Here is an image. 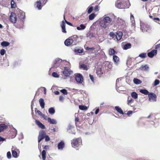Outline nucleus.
Returning <instances> with one entry per match:
<instances>
[{
	"label": "nucleus",
	"instance_id": "bb28decb",
	"mask_svg": "<svg viewBox=\"0 0 160 160\" xmlns=\"http://www.w3.org/2000/svg\"><path fill=\"white\" fill-rule=\"evenodd\" d=\"M131 47V44L130 43L125 44L123 46V48L124 50H127L130 48Z\"/></svg>",
	"mask_w": 160,
	"mask_h": 160
},
{
	"label": "nucleus",
	"instance_id": "37998d69",
	"mask_svg": "<svg viewBox=\"0 0 160 160\" xmlns=\"http://www.w3.org/2000/svg\"><path fill=\"white\" fill-rule=\"evenodd\" d=\"M139 56L142 58H145L146 56V53H142L140 54Z\"/></svg>",
	"mask_w": 160,
	"mask_h": 160
},
{
	"label": "nucleus",
	"instance_id": "c03bdc74",
	"mask_svg": "<svg viewBox=\"0 0 160 160\" xmlns=\"http://www.w3.org/2000/svg\"><path fill=\"white\" fill-rule=\"evenodd\" d=\"M127 102H128V105H130V103L131 102H133L134 100L132 98H130V99H129V98H128Z\"/></svg>",
	"mask_w": 160,
	"mask_h": 160
},
{
	"label": "nucleus",
	"instance_id": "412c9836",
	"mask_svg": "<svg viewBox=\"0 0 160 160\" xmlns=\"http://www.w3.org/2000/svg\"><path fill=\"white\" fill-rule=\"evenodd\" d=\"M47 121L49 123L51 124H57V121L55 119H51L49 117L47 118Z\"/></svg>",
	"mask_w": 160,
	"mask_h": 160
},
{
	"label": "nucleus",
	"instance_id": "7c9ffc66",
	"mask_svg": "<svg viewBox=\"0 0 160 160\" xmlns=\"http://www.w3.org/2000/svg\"><path fill=\"white\" fill-rule=\"evenodd\" d=\"M148 66L146 64L145 65H142L140 68V69L142 70L146 71L148 69Z\"/></svg>",
	"mask_w": 160,
	"mask_h": 160
},
{
	"label": "nucleus",
	"instance_id": "13d9d810",
	"mask_svg": "<svg viewBox=\"0 0 160 160\" xmlns=\"http://www.w3.org/2000/svg\"><path fill=\"white\" fill-rule=\"evenodd\" d=\"M44 138H45V140L46 142L48 141L50 139L48 135H46V134L45 135V136Z\"/></svg>",
	"mask_w": 160,
	"mask_h": 160
},
{
	"label": "nucleus",
	"instance_id": "603ef678",
	"mask_svg": "<svg viewBox=\"0 0 160 160\" xmlns=\"http://www.w3.org/2000/svg\"><path fill=\"white\" fill-rule=\"evenodd\" d=\"M52 76L55 78H58L59 77V75L56 72H54L52 73Z\"/></svg>",
	"mask_w": 160,
	"mask_h": 160
},
{
	"label": "nucleus",
	"instance_id": "dca6fc26",
	"mask_svg": "<svg viewBox=\"0 0 160 160\" xmlns=\"http://www.w3.org/2000/svg\"><path fill=\"white\" fill-rule=\"evenodd\" d=\"M73 41L70 37L67 39L64 42V44L65 45L68 46L71 45H74Z\"/></svg>",
	"mask_w": 160,
	"mask_h": 160
},
{
	"label": "nucleus",
	"instance_id": "f257e3e1",
	"mask_svg": "<svg viewBox=\"0 0 160 160\" xmlns=\"http://www.w3.org/2000/svg\"><path fill=\"white\" fill-rule=\"evenodd\" d=\"M112 24V18L108 16L104 17L101 20L100 22V26L104 29L109 27Z\"/></svg>",
	"mask_w": 160,
	"mask_h": 160
},
{
	"label": "nucleus",
	"instance_id": "a878e982",
	"mask_svg": "<svg viewBox=\"0 0 160 160\" xmlns=\"http://www.w3.org/2000/svg\"><path fill=\"white\" fill-rule=\"evenodd\" d=\"M8 126L4 124H0V132H2L4 130L7 128Z\"/></svg>",
	"mask_w": 160,
	"mask_h": 160
},
{
	"label": "nucleus",
	"instance_id": "a18cd8bd",
	"mask_svg": "<svg viewBox=\"0 0 160 160\" xmlns=\"http://www.w3.org/2000/svg\"><path fill=\"white\" fill-rule=\"evenodd\" d=\"M60 92L65 95H67L68 94L67 91L65 89H62L60 90Z\"/></svg>",
	"mask_w": 160,
	"mask_h": 160
},
{
	"label": "nucleus",
	"instance_id": "f8f14e48",
	"mask_svg": "<svg viewBox=\"0 0 160 160\" xmlns=\"http://www.w3.org/2000/svg\"><path fill=\"white\" fill-rule=\"evenodd\" d=\"M18 12V18L20 19L23 21L25 18V12L20 9H19Z\"/></svg>",
	"mask_w": 160,
	"mask_h": 160
},
{
	"label": "nucleus",
	"instance_id": "e2e57ef3",
	"mask_svg": "<svg viewBox=\"0 0 160 160\" xmlns=\"http://www.w3.org/2000/svg\"><path fill=\"white\" fill-rule=\"evenodd\" d=\"M6 138H2L0 136V142H3L5 141Z\"/></svg>",
	"mask_w": 160,
	"mask_h": 160
},
{
	"label": "nucleus",
	"instance_id": "cd10ccee",
	"mask_svg": "<svg viewBox=\"0 0 160 160\" xmlns=\"http://www.w3.org/2000/svg\"><path fill=\"white\" fill-rule=\"evenodd\" d=\"M39 102L41 108H44L45 106V103L44 100L42 98H41L39 100Z\"/></svg>",
	"mask_w": 160,
	"mask_h": 160
},
{
	"label": "nucleus",
	"instance_id": "5fc2aeb1",
	"mask_svg": "<svg viewBox=\"0 0 160 160\" xmlns=\"http://www.w3.org/2000/svg\"><path fill=\"white\" fill-rule=\"evenodd\" d=\"M109 35L110 37L113 38L115 36L116 34L115 35L113 32H110Z\"/></svg>",
	"mask_w": 160,
	"mask_h": 160
},
{
	"label": "nucleus",
	"instance_id": "6e6552de",
	"mask_svg": "<svg viewBox=\"0 0 160 160\" xmlns=\"http://www.w3.org/2000/svg\"><path fill=\"white\" fill-rule=\"evenodd\" d=\"M148 97L149 101L151 102H154L157 101V96L155 93H150Z\"/></svg>",
	"mask_w": 160,
	"mask_h": 160
},
{
	"label": "nucleus",
	"instance_id": "20e7f679",
	"mask_svg": "<svg viewBox=\"0 0 160 160\" xmlns=\"http://www.w3.org/2000/svg\"><path fill=\"white\" fill-rule=\"evenodd\" d=\"M106 69V67H104L101 68L99 67H98L97 68V75L101 77L102 75L104 74Z\"/></svg>",
	"mask_w": 160,
	"mask_h": 160
},
{
	"label": "nucleus",
	"instance_id": "8fccbe9b",
	"mask_svg": "<svg viewBox=\"0 0 160 160\" xmlns=\"http://www.w3.org/2000/svg\"><path fill=\"white\" fill-rule=\"evenodd\" d=\"M93 10V7L91 6L90 7L88 10V14L90 13Z\"/></svg>",
	"mask_w": 160,
	"mask_h": 160
},
{
	"label": "nucleus",
	"instance_id": "ea45409f",
	"mask_svg": "<svg viewBox=\"0 0 160 160\" xmlns=\"http://www.w3.org/2000/svg\"><path fill=\"white\" fill-rule=\"evenodd\" d=\"M79 109L81 110H87L88 108L85 106L81 105L79 106Z\"/></svg>",
	"mask_w": 160,
	"mask_h": 160
},
{
	"label": "nucleus",
	"instance_id": "9d476101",
	"mask_svg": "<svg viewBox=\"0 0 160 160\" xmlns=\"http://www.w3.org/2000/svg\"><path fill=\"white\" fill-rule=\"evenodd\" d=\"M46 132L43 130H41L39 133V135L38 137V142L39 143L45 136Z\"/></svg>",
	"mask_w": 160,
	"mask_h": 160
},
{
	"label": "nucleus",
	"instance_id": "5701e85b",
	"mask_svg": "<svg viewBox=\"0 0 160 160\" xmlns=\"http://www.w3.org/2000/svg\"><path fill=\"white\" fill-rule=\"evenodd\" d=\"M70 38L73 41V42H74V45H76L77 43V39L78 38V37L77 35H74L73 36L70 37Z\"/></svg>",
	"mask_w": 160,
	"mask_h": 160
},
{
	"label": "nucleus",
	"instance_id": "864d4df0",
	"mask_svg": "<svg viewBox=\"0 0 160 160\" xmlns=\"http://www.w3.org/2000/svg\"><path fill=\"white\" fill-rule=\"evenodd\" d=\"M160 81L156 79L154 81V84L153 86H156L159 84Z\"/></svg>",
	"mask_w": 160,
	"mask_h": 160
},
{
	"label": "nucleus",
	"instance_id": "423d86ee",
	"mask_svg": "<svg viewBox=\"0 0 160 160\" xmlns=\"http://www.w3.org/2000/svg\"><path fill=\"white\" fill-rule=\"evenodd\" d=\"M62 72L65 76L68 77L72 74V71L68 67H64V70Z\"/></svg>",
	"mask_w": 160,
	"mask_h": 160
},
{
	"label": "nucleus",
	"instance_id": "f704fd0d",
	"mask_svg": "<svg viewBox=\"0 0 160 160\" xmlns=\"http://www.w3.org/2000/svg\"><path fill=\"white\" fill-rule=\"evenodd\" d=\"M2 46L4 47H7L10 45V43L7 41H3L1 44Z\"/></svg>",
	"mask_w": 160,
	"mask_h": 160
},
{
	"label": "nucleus",
	"instance_id": "bf43d9fd",
	"mask_svg": "<svg viewBox=\"0 0 160 160\" xmlns=\"http://www.w3.org/2000/svg\"><path fill=\"white\" fill-rule=\"evenodd\" d=\"M64 100V97H63L62 96H60L59 97V100L60 102H63Z\"/></svg>",
	"mask_w": 160,
	"mask_h": 160
},
{
	"label": "nucleus",
	"instance_id": "3c124183",
	"mask_svg": "<svg viewBox=\"0 0 160 160\" xmlns=\"http://www.w3.org/2000/svg\"><path fill=\"white\" fill-rule=\"evenodd\" d=\"M6 52V50L4 49H2L0 50V53L2 55H4Z\"/></svg>",
	"mask_w": 160,
	"mask_h": 160
},
{
	"label": "nucleus",
	"instance_id": "393cba45",
	"mask_svg": "<svg viewBox=\"0 0 160 160\" xmlns=\"http://www.w3.org/2000/svg\"><path fill=\"white\" fill-rule=\"evenodd\" d=\"M86 49L88 51V52L89 53H94L95 48L94 47L89 48V47H87L86 48Z\"/></svg>",
	"mask_w": 160,
	"mask_h": 160
},
{
	"label": "nucleus",
	"instance_id": "58836bf2",
	"mask_svg": "<svg viewBox=\"0 0 160 160\" xmlns=\"http://www.w3.org/2000/svg\"><path fill=\"white\" fill-rule=\"evenodd\" d=\"M46 152L45 150H43L42 152V155L43 160H45L46 159Z\"/></svg>",
	"mask_w": 160,
	"mask_h": 160
},
{
	"label": "nucleus",
	"instance_id": "e433bc0d",
	"mask_svg": "<svg viewBox=\"0 0 160 160\" xmlns=\"http://www.w3.org/2000/svg\"><path fill=\"white\" fill-rule=\"evenodd\" d=\"M131 96L132 98L135 99L137 98L138 97V94L135 92H133L131 93Z\"/></svg>",
	"mask_w": 160,
	"mask_h": 160
},
{
	"label": "nucleus",
	"instance_id": "de8ad7c7",
	"mask_svg": "<svg viewBox=\"0 0 160 160\" xmlns=\"http://www.w3.org/2000/svg\"><path fill=\"white\" fill-rule=\"evenodd\" d=\"M87 37L89 38H91L94 37V36L92 33L90 32L87 34Z\"/></svg>",
	"mask_w": 160,
	"mask_h": 160
},
{
	"label": "nucleus",
	"instance_id": "79ce46f5",
	"mask_svg": "<svg viewBox=\"0 0 160 160\" xmlns=\"http://www.w3.org/2000/svg\"><path fill=\"white\" fill-rule=\"evenodd\" d=\"M95 17V14L94 13H92L89 16V19L90 20H92Z\"/></svg>",
	"mask_w": 160,
	"mask_h": 160
},
{
	"label": "nucleus",
	"instance_id": "49530a36",
	"mask_svg": "<svg viewBox=\"0 0 160 160\" xmlns=\"http://www.w3.org/2000/svg\"><path fill=\"white\" fill-rule=\"evenodd\" d=\"M74 51L76 53H81L83 52V50L82 49H75L74 50Z\"/></svg>",
	"mask_w": 160,
	"mask_h": 160
},
{
	"label": "nucleus",
	"instance_id": "f3484780",
	"mask_svg": "<svg viewBox=\"0 0 160 160\" xmlns=\"http://www.w3.org/2000/svg\"><path fill=\"white\" fill-rule=\"evenodd\" d=\"M35 7L38 10H41L42 7L41 2L40 1H38L36 2L35 4Z\"/></svg>",
	"mask_w": 160,
	"mask_h": 160
},
{
	"label": "nucleus",
	"instance_id": "4c0bfd02",
	"mask_svg": "<svg viewBox=\"0 0 160 160\" xmlns=\"http://www.w3.org/2000/svg\"><path fill=\"white\" fill-rule=\"evenodd\" d=\"M80 68H82L83 70H87L88 68L87 66L85 64H82L80 66Z\"/></svg>",
	"mask_w": 160,
	"mask_h": 160
},
{
	"label": "nucleus",
	"instance_id": "052dcab7",
	"mask_svg": "<svg viewBox=\"0 0 160 160\" xmlns=\"http://www.w3.org/2000/svg\"><path fill=\"white\" fill-rule=\"evenodd\" d=\"M89 77L92 81L93 82H94V79L93 76L91 74H90Z\"/></svg>",
	"mask_w": 160,
	"mask_h": 160
},
{
	"label": "nucleus",
	"instance_id": "aec40b11",
	"mask_svg": "<svg viewBox=\"0 0 160 160\" xmlns=\"http://www.w3.org/2000/svg\"><path fill=\"white\" fill-rule=\"evenodd\" d=\"M64 147V143L63 141H62L58 143V150H63Z\"/></svg>",
	"mask_w": 160,
	"mask_h": 160
},
{
	"label": "nucleus",
	"instance_id": "b1692460",
	"mask_svg": "<svg viewBox=\"0 0 160 160\" xmlns=\"http://www.w3.org/2000/svg\"><path fill=\"white\" fill-rule=\"evenodd\" d=\"M115 109L117 111V112L120 114L123 115L124 112L123 110L119 107L118 106H115Z\"/></svg>",
	"mask_w": 160,
	"mask_h": 160
},
{
	"label": "nucleus",
	"instance_id": "338daca9",
	"mask_svg": "<svg viewBox=\"0 0 160 160\" xmlns=\"http://www.w3.org/2000/svg\"><path fill=\"white\" fill-rule=\"evenodd\" d=\"M42 116L43 118H44L45 119H47V116L45 115V114H42Z\"/></svg>",
	"mask_w": 160,
	"mask_h": 160
},
{
	"label": "nucleus",
	"instance_id": "2eb2a0df",
	"mask_svg": "<svg viewBox=\"0 0 160 160\" xmlns=\"http://www.w3.org/2000/svg\"><path fill=\"white\" fill-rule=\"evenodd\" d=\"M112 18H113L115 20L119 21L122 25H123V26L125 25V21L123 20L119 17L117 18L115 16L114 14L112 15Z\"/></svg>",
	"mask_w": 160,
	"mask_h": 160
},
{
	"label": "nucleus",
	"instance_id": "c9c22d12",
	"mask_svg": "<svg viewBox=\"0 0 160 160\" xmlns=\"http://www.w3.org/2000/svg\"><path fill=\"white\" fill-rule=\"evenodd\" d=\"M48 111L49 113L51 115L54 114L55 113V112L54 108L53 107H51L50 108L48 109Z\"/></svg>",
	"mask_w": 160,
	"mask_h": 160
},
{
	"label": "nucleus",
	"instance_id": "6ab92c4d",
	"mask_svg": "<svg viewBox=\"0 0 160 160\" xmlns=\"http://www.w3.org/2000/svg\"><path fill=\"white\" fill-rule=\"evenodd\" d=\"M35 122L36 124L39 128L42 129H44L45 128V125L42 124L38 120H36Z\"/></svg>",
	"mask_w": 160,
	"mask_h": 160
},
{
	"label": "nucleus",
	"instance_id": "6e6d98bb",
	"mask_svg": "<svg viewBox=\"0 0 160 160\" xmlns=\"http://www.w3.org/2000/svg\"><path fill=\"white\" fill-rule=\"evenodd\" d=\"M64 20H65V21L66 22V23L68 25L70 26H72V24L71 23V22H68V21H66L65 19V16L64 15Z\"/></svg>",
	"mask_w": 160,
	"mask_h": 160
},
{
	"label": "nucleus",
	"instance_id": "4468645a",
	"mask_svg": "<svg viewBox=\"0 0 160 160\" xmlns=\"http://www.w3.org/2000/svg\"><path fill=\"white\" fill-rule=\"evenodd\" d=\"M157 53V50L156 49L152 50L150 52L148 53V56L150 58H153L154 56L156 55Z\"/></svg>",
	"mask_w": 160,
	"mask_h": 160
},
{
	"label": "nucleus",
	"instance_id": "4be33fe9",
	"mask_svg": "<svg viewBox=\"0 0 160 160\" xmlns=\"http://www.w3.org/2000/svg\"><path fill=\"white\" fill-rule=\"evenodd\" d=\"M65 25L66 24L64 21L63 20L62 21L61 26L62 28V32L64 33H66L67 32L65 28Z\"/></svg>",
	"mask_w": 160,
	"mask_h": 160
},
{
	"label": "nucleus",
	"instance_id": "680f3d73",
	"mask_svg": "<svg viewBox=\"0 0 160 160\" xmlns=\"http://www.w3.org/2000/svg\"><path fill=\"white\" fill-rule=\"evenodd\" d=\"M94 11H95L97 12L98 11L99 9H98V5H96L95 6L94 8Z\"/></svg>",
	"mask_w": 160,
	"mask_h": 160
},
{
	"label": "nucleus",
	"instance_id": "a211bd4d",
	"mask_svg": "<svg viewBox=\"0 0 160 160\" xmlns=\"http://www.w3.org/2000/svg\"><path fill=\"white\" fill-rule=\"evenodd\" d=\"M123 35L122 32L119 31L117 32L115 35V36L118 41L120 40L121 39Z\"/></svg>",
	"mask_w": 160,
	"mask_h": 160
},
{
	"label": "nucleus",
	"instance_id": "2f4dec72",
	"mask_svg": "<svg viewBox=\"0 0 160 160\" xmlns=\"http://www.w3.org/2000/svg\"><path fill=\"white\" fill-rule=\"evenodd\" d=\"M119 58L116 55H114L113 57V62L116 63H118L119 61Z\"/></svg>",
	"mask_w": 160,
	"mask_h": 160
},
{
	"label": "nucleus",
	"instance_id": "09e8293b",
	"mask_svg": "<svg viewBox=\"0 0 160 160\" xmlns=\"http://www.w3.org/2000/svg\"><path fill=\"white\" fill-rule=\"evenodd\" d=\"M7 157L9 159H10L11 158V152L10 151H8L7 152Z\"/></svg>",
	"mask_w": 160,
	"mask_h": 160
},
{
	"label": "nucleus",
	"instance_id": "774afa93",
	"mask_svg": "<svg viewBox=\"0 0 160 160\" xmlns=\"http://www.w3.org/2000/svg\"><path fill=\"white\" fill-rule=\"evenodd\" d=\"M160 48V44L157 45L155 46V49H158Z\"/></svg>",
	"mask_w": 160,
	"mask_h": 160
},
{
	"label": "nucleus",
	"instance_id": "ddd939ff",
	"mask_svg": "<svg viewBox=\"0 0 160 160\" xmlns=\"http://www.w3.org/2000/svg\"><path fill=\"white\" fill-rule=\"evenodd\" d=\"M19 150L17 149L16 148H13V147L12 148V156L14 158H17L18 157V155L17 151H18Z\"/></svg>",
	"mask_w": 160,
	"mask_h": 160
},
{
	"label": "nucleus",
	"instance_id": "4d7b16f0",
	"mask_svg": "<svg viewBox=\"0 0 160 160\" xmlns=\"http://www.w3.org/2000/svg\"><path fill=\"white\" fill-rule=\"evenodd\" d=\"M37 110V108H35V112H37L38 115H39L40 116H41L42 115V113L39 110H38L37 111H36Z\"/></svg>",
	"mask_w": 160,
	"mask_h": 160
},
{
	"label": "nucleus",
	"instance_id": "1a4fd4ad",
	"mask_svg": "<svg viewBox=\"0 0 160 160\" xmlns=\"http://www.w3.org/2000/svg\"><path fill=\"white\" fill-rule=\"evenodd\" d=\"M62 61V60L60 58H56L53 62L52 68H57L60 66V63Z\"/></svg>",
	"mask_w": 160,
	"mask_h": 160
},
{
	"label": "nucleus",
	"instance_id": "f03ea898",
	"mask_svg": "<svg viewBox=\"0 0 160 160\" xmlns=\"http://www.w3.org/2000/svg\"><path fill=\"white\" fill-rule=\"evenodd\" d=\"M115 6L118 8H128L130 6V3L129 0H118L116 2Z\"/></svg>",
	"mask_w": 160,
	"mask_h": 160
},
{
	"label": "nucleus",
	"instance_id": "39448f33",
	"mask_svg": "<svg viewBox=\"0 0 160 160\" xmlns=\"http://www.w3.org/2000/svg\"><path fill=\"white\" fill-rule=\"evenodd\" d=\"M140 29L143 32L147 31L149 29V26L146 23H143L142 22L140 21Z\"/></svg>",
	"mask_w": 160,
	"mask_h": 160
},
{
	"label": "nucleus",
	"instance_id": "69168bd1",
	"mask_svg": "<svg viewBox=\"0 0 160 160\" xmlns=\"http://www.w3.org/2000/svg\"><path fill=\"white\" fill-rule=\"evenodd\" d=\"M153 19L155 21H160V19L158 18H153Z\"/></svg>",
	"mask_w": 160,
	"mask_h": 160
},
{
	"label": "nucleus",
	"instance_id": "c85d7f7f",
	"mask_svg": "<svg viewBox=\"0 0 160 160\" xmlns=\"http://www.w3.org/2000/svg\"><path fill=\"white\" fill-rule=\"evenodd\" d=\"M86 28V26L83 24H81L79 26L77 27V29L78 30H84Z\"/></svg>",
	"mask_w": 160,
	"mask_h": 160
},
{
	"label": "nucleus",
	"instance_id": "c756f323",
	"mask_svg": "<svg viewBox=\"0 0 160 160\" xmlns=\"http://www.w3.org/2000/svg\"><path fill=\"white\" fill-rule=\"evenodd\" d=\"M139 92L145 95H148V94H149L148 91L145 89H141L139 90Z\"/></svg>",
	"mask_w": 160,
	"mask_h": 160
},
{
	"label": "nucleus",
	"instance_id": "9b49d317",
	"mask_svg": "<svg viewBox=\"0 0 160 160\" xmlns=\"http://www.w3.org/2000/svg\"><path fill=\"white\" fill-rule=\"evenodd\" d=\"M9 20L12 23H15L17 20L16 14L13 12H12L10 16Z\"/></svg>",
	"mask_w": 160,
	"mask_h": 160
},
{
	"label": "nucleus",
	"instance_id": "0eeeda50",
	"mask_svg": "<svg viewBox=\"0 0 160 160\" xmlns=\"http://www.w3.org/2000/svg\"><path fill=\"white\" fill-rule=\"evenodd\" d=\"M75 79L78 83H82L83 81V78L82 75L80 73L77 74L75 77Z\"/></svg>",
	"mask_w": 160,
	"mask_h": 160
},
{
	"label": "nucleus",
	"instance_id": "a19ab883",
	"mask_svg": "<svg viewBox=\"0 0 160 160\" xmlns=\"http://www.w3.org/2000/svg\"><path fill=\"white\" fill-rule=\"evenodd\" d=\"M11 8H14L16 7V4L13 0H11Z\"/></svg>",
	"mask_w": 160,
	"mask_h": 160
},
{
	"label": "nucleus",
	"instance_id": "72a5a7b5",
	"mask_svg": "<svg viewBox=\"0 0 160 160\" xmlns=\"http://www.w3.org/2000/svg\"><path fill=\"white\" fill-rule=\"evenodd\" d=\"M134 83L136 84H139L142 83V81L137 78H134L133 79Z\"/></svg>",
	"mask_w": 160,
	"mask_h": 160
},
{
	"label": "nucleus",
	"instance_id": "0e129e2a",
	"mask_svg": "<svg viewBox=\"0 0 160 160\" xmlns=\"http://www.w3.org/2000/svg\"><path fill=\"white\" fill-rule=\"evenodd\" d=\"M132 111H129L127 113V115L128 116H129V115L132 114Z\"/></svg>",
	"mask_w": 160,
	"mask_h": 160
},
{
	"label": "nucleus",
	"instance_id": "7ed1b4c3",
	"mask_svg": "<svg viewBox=\"0 0 160 160\" xmlns=\"http://www.w3.org/2000/svg\"><path fill=\"white\" fill-rule=\"evenodd\" d=\"M82 143V141L81 139L80 138H75L71 141L72 146L74 148L78 147L81 145Z\"/></svg>",
	"mask_w": 160,
	"mask_h": 160
},
{
	"label": "nucleus",
	"instance_id": "473e14b6",
	"mask_svg": "<svg viewBox=\"0 0 160 160\" xmlns=\"http://www.w3.org/2000/svg\"><path fill=\"white\" fill-rule=\"evenodd\" d=\"M108 53L110 55H113L117 54V53L113 48H110L109 50Z\"/></svg>",
	"mask_w": 160,
	"mask_h": 160
}]
</instances>
